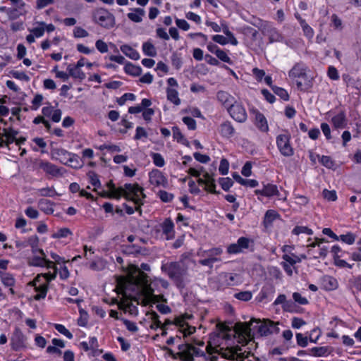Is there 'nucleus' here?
Returning a JSON list of instances; mask_svg holds the SVG:
<instances>
[{
    "instance_id": "obj_1",
    "label": "nucleus",
    "mask_w": 361,
    "mask_h": 361,
    "mask_svg": "<svg viewBox=\"0 0 361 361\" xmlns=\"http://www.w3.org/2000/svg\"><path fill=\"white\" fill-rule=\"evenodd\" d=\"M116 289L124 297H142L145 305L157 302L162 300L161 289L168 287V283L163 279L148 280V276L137 266L130 264L127 275L117 279Z\"/></svg>"
},
{
    "instance_id": "obj_2",
    "label": "nucleus",
    "mask_w": 361,
    "mask_h": 361,
    "mask_svg": "<svg viewBox=\"0 0 361 361\" xmlns=\"http://www.w3.org/2000/svg\"><path fill=\"white\" fill-rule=\"evenodd\" d=\"M234 336L238 338V342L242 343L243 346H233L227 348L221 353L219 355V349L209 344L207 348V355L205 357L209 361H226V359L244 361L250 355L244 345L247 344L252 338L250 325L245 323H237L233 329Z\"/></svg>"
},
{
    "instance_id": "obj_3",
    "label": "nucleus",
    "mask_w": 361,
    "mask_h": 361,
    "mask_svg": "<svg viewBox=\"0 0 361 361\" xmlns=\"http://www.w3.org/2000/svg\"><path fill=\"white\" fill-rule=\"evenodd\" d=\"M109 188L110 197L119 199L123 196L135 204L134 207L129 205L125 206V210L128 214H133L135 211H139L141 213L140 207L143 204L145 195L143 192V188L137 183L125 184L123 187L119 188H116L112 183H109Z\"/></svg>"
},
{
    "instance_id": "obj_4",
    "label": "nucleus",
    "mask_w": 361,
    "mask_h": 361,
    "mask_svg": "<svg viewBox=\"0 0 361 361\" xmlns=\"http://www.w3.org/2000/svg\"><path fill=\"white\" fill-rule=\"evenodd\" d=\"M50 257L53 259V261H51L53 263V266L51 269H52L54 271L37 274L34 280L28 283L30 286L34 287V289L37 293L34 296V298L36 300L44 299L46 297L49 282L54 280L56 277L58 272L57 266L67 262L63 257L59 256L56 253L51 252Z\"/></svg>"
},
{
    "instance_id": "obj_5",
    "label": "nucleus",
    "mask_w": 361,
    "mask_h": 361,
    "mask_svg": "<svg viewBox=\"0 0 361 361\" xmlns=\"http://www.w3.org/2000/svg\"><path fill=\"white\" fill-rule=\"evenodd\" d=\"M307 66L302 62L296 63L288 72V77L294 80L300 90H307L312 85L307 80Z\"/></svg>"
},
{
    "instance_id": "obj_6",
    "label": "nucleus",
    "mask_w": 361,
    "mask_h": 361,
    "mask_svg": "<svg viewBox=\"0 0 361 361\" xmlns=\"http://www.w3.org/2000/svg\"><path fill=\"white\" fill-rule=\"evenodd\" d=\"M93 20L99 26L110 29L115 25V17L108 10L100 8L96 9L93 13Z\"/></svg>"
},
{
    "instance_id": "obj_7",
    "label": "nucleus",
    "mask_w": 361,
    "mask_h": 361,
    "mask_svg": "<svg viewBox=\"0 0 361 361\" xmlns=\"http://www.w3.org/2000/svg\"><path fill=\"white\" fill-rule=\"evenodd\" d=\"M276 147L280 153L286 157L293 155L294 149L290 143V135L286 131L278 135L276 137Z\"/></svg>"
},
{
    "instance_id": "obj_8",
    "label": "nucleus",
    "mask_w": 361,
    "mask_h": 361,
    "mask_svg": "<svg viewBox=\"0 0 361 361\" xmlns=\"http://www.w3.org/2000/svg\"><path fill=\"white\" fill-rule=\"evenodd\" d=\"M253 322L259 324L258 326L257 331L261 336H267L274 334H279L280 329L278 326L279 322H274L270 319H264L260 322L259 319H253L250 321L252 325Z\"/></svg>"
},
{
    "instance_id": "obj_9",
    "label": "nucleus",
    "mask_w": 361,
    "mask_h": 361,
    "mask_svg": "<svg viewBox=\"0 0 361 361\" xmlns=\"http://www.w3.org/2000/svg\"><path fill=\"white\" fill-rule=\"evenodd\" d=\"M32 255L28 259V264L30 266L46 267L51 269L53 263L47 258V255L43 250L32 248Z\"/></svg>"
},
{
    "instance_id": "obj_10",
    "label": "nucleus",
    "mask_w": 361,
    "mask_h": 361,
    "mask_svg": "<svg viewBox=\"0 0 361 361\" xmlns=\"http://www.w3.org/2000/svg\"><path fill=\"white\" fill-rule=\"evenodd\" d=\"M162 269L177 283H180L185 274V269L177 262H171L162 266Z\"/></svg>"
},
{
    "instance_id": "obj_11",
    "label": "nucleus",
    "mask_w": 361,
    "mask_h": 361,
    "mask_svg": "<svg viewBox=\"0 0 361 361\" xmlns=\"http://www.w3.org/2000/svg\"><path fill=\"white\" fill-rule=\"evenodd\" d=\"M222 32L226 35L224 37L221 35H215L212 36V40L221 45H226L228 43L236 46L238 44L237 39L233 34L229 30V27L225 21H221Z\"/></svg>"
},
{
    "instance_id": "obj_12",
    "label": "nucleus",
    "mask_w": 361,
    "mask_h": 361,
    "mask_svg": "<svg viewBox=\"0 0 361 361\" xmlns=\"http://www.w3.org/2000/svg\"><path fill=\"white\" fill-rule=\"evenodd\" d=\"M229 116L238 123H245L247 119V114L244 106L239 102L236 101L227 110Z\"/></svg>"
},
{
    "instance_id": "obj_13",
    "label": "nucleus",
    "mask_w": 361,
    "mask_h": 361,
    "mask_svg": "<svg viewBox=\"0 0 361 361\" xmlns=\"http://www.w3.org/2000/svg\"><path fill=\"white\" fill-rule=\"evenodd\" d=\"M149 184L154 188H167L168 179L161 171L152 169L148 173Z\"/></svg>"
},
{
    "instance_id": "obj_14",
    "label": "nucleus",
    "mask_w": 361,
    "mask_h": 361,
    "mask_svg": "<svg viewBox=\"0 0 361 361\" xmlns=\"http://www.w3.org/2000/svg\"><path fill=\"white\" fill-rule=\"evenodd\" d=\"M83 66H85L84 57H81L75 64H69L67 67V71L70 77L74 79L83 80L86 77L85 73L81 69Z\"/></svg>"
},
{
    "instance_id": "obj_15",
    "label": "nucleus",
    "mask_w": 361,
    "mask_h": 361,
    "mask_svg": "<svg viewBox=\"0 0 361 361\" xmlns=\"http://www.w3.org/2000/svg\"><path fill=\"white\" fill-rule=\"evenodd\" d=\"M37 167L39 169H42L47 174L54 177L62 176L64 173V169L63 168H59L55 164L47 161H39L37 163Z\"/></svg>"
},
{
    "instance_id": "obj_16",
    "label": "nucleus",
    "mask_w": 361,
    "mask_h": 361,
    "mask_svg": "<svg viewBox=\"0 0 361 361\" xmlns=\"http://www.w3.org/2000/svg\"><path fill=\"white\" fill-rule=\"evenodd\" d=\"M219 286L222 288L235 286L240 282V277L236 274L221 273L218 276Z\"/></svg>"
},
{
    "instance_id": "obj_17",
    "label": "nucleus",
    "mask_w": 361,
    "mask_h": 361,
    "mask_svg": "<svg viewBox=\"0 0 361 361\" xmlns=\"http://www.w3.org/2000/svg\"><path fill=\"white\" fill-rule=\"evenodd\" d=\"M250 240L245 237H240L235 243L231 244L227 247L229 254H238L248 249Z\"/></svg>"
},
{
    "instance_id": "obj_18",
    "label": "nucleus",
    "mask_w": 361,
    "mask_h": 361,
    "mask_svg": "<svg viewBox=\"0 0 361 361\" xmlns=\"http://www.w3.org/2000/svg\"><path fill=\"white\" fill-rule=\"evenodd\" d=\"M52 158L63 164H69L74 160L75 154L64 149H56L51 152Z\"/></svg>"
},
{
    "instance_id": "obj_19",
    "label": "nucleus",
    "mask_w": 361,
    "mask_h": 361,
    "mask_svg": "<svg viewBox=\"0 0 361 361\" xmlns=\"http://www.w3.org/2000/svg\"><path fill=\"white\" fill-rule=\"evenodd\" d=\"M178 349L179 357L184 361H192L193 355L197 354V348L189 344L180 345Z\"/></svg>"
},
{
    "instance_id": "obj_20",
    "label": "nucleus",
    "mask_w": 361,
    "mask_h": 361,
    "mask_svg": "<svg viewBox=\"0 0 361 361\" xmlns=\"http://www.w3.org/2000/svg\"><path fill=\"white\" fill-rule=\"evenodd\" d=\"M251 113L255 116V125L262 133L269 131V125L266 117L257 109H252Z\"/></svg>"
},
{
    "instance_id": "obj_21",
    "label": "nucleus",
    "mask_w": 361,
    "mask_h": 361,
    "mask_svg": "<svg viewBox=\"0 0 361 361\" xmlns=\"http://www.w3.org/2000/svg\"><path fill=\"white\" fill-rule=\"evenodd\" d=\"M174 224L170 218L166 219L161 224L162 236L165 240H169L175 237Z\"/></svg>"
},
{
    "instance_id": "obj_22",
    "label": "nucleus",
    "mask_w": 361,
    "mask_h": 361,
    "mask_svg": "<svg viewBox=\"0 0 361 361\" xmlns=\"http://www.w3.org/2000/svg\"><path fill=\"white\" fill-rule=\"evenodd\" d=\"M197 178L198 184L204 186L206 191L214 194L216 193L214 180L209 173H205L202 177Z\"/></svg>"
},
{
    "instance_id": "obj_23",
    "label": "nucleus",
    "mask_w": 361,
    "mask_h": 361,
    "mask_svg": "<svg viewBox=\"0 0 361 361\" xmlns=\"http://www.w3.org/2000/svg\"><path fill=\"white\" fill-rule=\"evenodd\" d=\"M219 102L228 110L237 100L230 93L226 91H219L216 94Z\"/></svg>"
},
{
    "instance_id": "obj_24",
    "label": "nucleus",
    "mask_w": 361,
    "mask_h": 361,
    "mask_svg": "<svg viewBox=\"0 0 361 361\" xmlns=\"http://www.w3.org/2000/svg\"><path fill=\"white\" fill-rule=\"evenodd\" d=\"M274 305H281L283 310L286 312H295V307L293 302L290 300H287L286 296L284 294L279 295L278 297L274 300Z\"/></svg>"
},
{
    "instance_id": "obj_25",
    "label": "nucleus",
    "mask_w": 361,
    "mask_h": 361,
    "mask_svg": "<svg viewBox=\"0 0 361 361\" xmlns=\"http://www.w3.org/2000/svg\"><path fill=\"white\" fill-rule=\"evenodd\" d=\"M219 132L223 137L230 139L234 137L235 130L232 123L230 121H226L220 124L219 127Z\"/></svg>"
},
{
    "instance_id": "obj_26",
    "label": "nucleus",
    "mask_w": 361,
    "mask_h": 361,
    "mask_svg": "<svg viewBox=\"0 0 361 361\" xmlns=\"http://www.w3.org/2000/svg\"><path fill=\"white\" fill-rule=\"evenodd\" d=\"M264 197H270L272 196H277L280 200L285 201L287 198V194L285 192L284 195H282L279 190L278 187L274 184L264 185Z\"/></svg>"
},
{
    "instance_id": "obj_27",
    "label": "nucleus",
    "mask_w": 361,
    "mask_h": 361,
    "mask_svg": "<svg viewBox=\"0 0 361 361\" xmlns=\"http://www.w3.org/2000/svg\"><path fill=\"white\" fill-rule=\"evenodd\" d=\"M11 345L14 350H19L25 347V338L23 334L18 330H16L11 338Z\"/></svg>"
},
{
    "instance_id": "obj_28",
    "label": "nucleus",
    "mask_w": 361,
    "mask_h": 361,
    "mask_svg": "<svg viewBox=\"0 0 361 361\" xmlns=\"http://www.w3.org/2000/svg\"><path fill=\"white\" fill-rule=\"evenodd\" d=\"M14 133L11 130L1 129L0 126V148L8 147L13 143Z\"/></svg>"
},
{
    "instance_id": "obj_29",
    "label": "nucleus",
    "mask_w": 361,
    "mask_h": 361,
    "mask_svg": "<svg viewBox=\"0 0 361 361\" xmlns=\"http://www.w3.org/2000/svg\"><path fill=\"white\" fill-rule=\"evenodd\" d=\"M173 323L178 327L184 336L190 335L195 331V328L189 326L183 317L176 318Z\"/></svg>"
},
{
    "instance_id": "obj_30",
    "label": "nucleus",
    "mask_w": 361,
    "mask_h": 361,
    "mask_svg": "<svg viewBox=\"0 0 361 361\" xmlns=\"http://www.w3.org/2000/svg\"><path fill=\"white\" fill-rule=\"evenodd\" d=\"M331 122L334 128H344L347 126L345 114L343 111H341L335 114L331 117Z\"/></svg>"
},
{
    "instance_id": "obj_31",
    "label": "nucleus",
    "mask_w": 361,
    "mask_h": 361,
    "mask_svg": "<svg viewBox=\"0 0 361 361\" xmlns=\"http://www.w3.org/2000/svg\"><path fill=\"white\" fill-rule=\"evenodd\" d=\"M145 16V11L141 8H130V12L127 14L128 18L134 23H141Z\"/></svg>"
},
{
    "instance_id": "obj_32",
    "label": "nucleus",
    "mask_w": 361,
    "mask_h": 361,
    "mask_svg": "<svg viewBox=\"0 0 361 361\" xmlns=\"http://www.w3.org/2000/svg\"><path fill=\"white\" fill-rule=\"evenodd\" d=\"M1 281L2 283L7 287H9V291L11 294H14V290L12 287L15 284V279L13 276L9 273H1Z\"/></svg>"
},
{
    "instance_id": "obj_33",
    "label": "nucleus",
    "mask_w": 361,
    "mask_h": 361,
    "mask_svg": "<svg viewBox=\"0 0 361 361\" xmlns=\"http://www.w3.org/2000/svg\"><path fill=\"white\" fill-rule=\"evenodd\" d=\"M232 176L235 180L242 185L250 188H255L259 185L257 180L255 179H244L237 173H233Z\"/></svg>"
},
{
    "instance_id": "obj_34",
    "label": "nucleus",
    "mask_w": 361,
    "mask_h": 361,
    "mask_svg": "<svg viewBox=\"0 0 361 361\" xmlns=\"http://www.w3.org/2000/svg\"><path fill=\"white\" fill-rule=\"evenodd\" d=\"M120 50L128 57L133 60H138L140 59L139 53L133 47L128 44H123L120 47Z\"/></svg>"
},
{
    "instance_id": "obj_35",
    "label": "nucleus",
    "mask_w": 361,
    "mask_h": 361,
    "mask_svg": "<svg viewBox=\"0 0 361 361\" xmlns=\"http://www.w3.org/2000/svg\"><path fill=\"white\" fill-rule=\"evenodd\" d=\"M39 209L47 214H51L54 212L53 203L47 199H41L38 201Z\"/></svg>"
},
{
    "instance_id": "obj_36",
    "label": "nucleus",
    "mask_w": 361,
    "mask_h": 361,
    "mask_svg": "<svg viewBox=\"0 0 361 361\" xmlns=\"http://www.w3.org/2000/svg\"><path fill=\"white\" fill-rule=\"evenodd\" d=\"M34 27L30 30L37 38L42 37L45 32V23L42 21H37L34 23Z\"/></svg>"
},
{
    "instance_id": "obj_37",
    "label": "nucleus",
    "mask_w": 361,
    "mask_h": 361,
    "mask_svg": "<svg viewBox=\"0 0 361 361\" xmlns=\"http://www.w3.org/2000/svg\"><path fill=\"white\" fill-rule=\"evenodd\" d=\"M166 96L168 100L173 104L178 106L180 104L178 92L176 88L168 87L166 89Z\"/></svg>"
},
{
    "instance_id": "obj_38",
    "label": "nucleus",
    "mask_w": 361,
    "mask_h": 361,
    "mask_svg": "<svg viewBox=\"0 0 361 361\" xmlns=\"http://www.w3.org/2000/svg\"><path fill=\"white\" fill-rule=\"evenodd\" d=\"M147 319L152 322L150 325V328L152 329H157L161 328V321L159 319V315L155 312H148L146 314Z\"/></svg>"
},
{
    "instance_id": "obj_39",
    "label": "nucleus",
    "mask_w": 361,
    "mask_h": 361,
    "mask_svg": "<svg viewBox=\"0 0 361 361\" xmlns=\"http://www.w3.org/2000/svg\"><path fill=\"white\" fill-rule=\"evenodd\" d=\"M124 65V71L128 75L137 76L142 73V68L138 66L133 65L129 62L126 63Z\"/></svg>"
},
{
    "instance_id": "obj_40",
    "label": "nucleus",
    "mask_w": 361,
    "mask_h": 361,
    "mask_svg": "<svg viewBox=\"0 0 361 361\" xmlns=\"http://www.w3.org/2000/svg\"><path fill=\"white\" fill-rule=\"evenodd\" d=\"M279 217V214L274 210H268L264 218V224L266 227L270 226L273 221Z\"/></svg>"
},
{
    "instance_id": "obj_41",
    "label": "nucleus",
    "mask_w": 361,
    "mask_h": 361,
    "mask_svg": "<svg viewBox=\"0 0 361 361\" xmlns=\"http://www.w3.org/2000/svg\"><path fill=\"white\" fill-rule=\"evenodd\" d=\"M306 256L304 255H302L301 256H298L295 255L294 253L291 255H283L282 259H283V262H286L288 264L295 265L297 263H300L302 260V259H305Z\"/></svg>"
},
{
    "instance_id": "obj_42",
    "label": "nucleus",
    "mask_w": 361,
    "mask_h": 361,
    "mask_svg": "<svg viewBox=\"0 0 361 361\" xmlns=\"http://www.w3.org/2000/svg\"><path fill=\"white\" fill-rule=\"evenodd\" d=\"M297 18L300 21V24L302 28L304 35L309 39H311L313 38L314 32L313 29L306 23L304 19L301 18L297 17Z\"/></svg>"
},
{
    "instance_id": "obj_43",
    "label": "nucleus",
    "mask_w": 361,
    "mask_h": 361,
    "mask_svg": "<svg viewBox=\"0 0 361 361\" xmlns=\"http://www.w3.org/2000/svg\"><path fill=\"white\" fill-rule=\"evenodd\" d=\"M328 353L327 347H314L309 350V355L314 357H324Z\"/></svg>"
},
{
    "instance_id": "obj_44",
    "label": "nucleus",
    "mask_w": 361,
    "mask_h": 361,
    "mask_svg": "<svg viewBox=\"0 0 361 361\" xmlns=\"http://www.w3.org/2000/svg\"><path fill=\"white\" fill-rule=\"evenodd\" d=\"M73 235L72 231L68 228H61L55 231L52 235V238H66Z\"/></svg>"
},
{
    "instance_id": "obj_45",
    "label": "nucleus",
    "mask_w": 361,
    "mask_h": 361,
    "mask_svg": "<svg viewBox=\"0 0 361 361\" xmlns=\"http://www.w3.org/2000/svg\"><path fill=\"white\" fill-rule=\"evenodd\" d=\"M324 283L326 289L329 290H335L338 287L337 280L332 276H325L324 278Z\"/></svg>"
},
{
    "instance_id": "obj_46",
    "label": "nucleus",
    "mask_w": 361,
    "mask_h": 361,
    "mask_svg": "<svg viewBox=\"0 0 361 361\" xmlns=\"http://www.w3.org/2000/svg\"><path fill=\"white\" fill-rule=\"evenodd\" d=\"M142 51L145 55L149 56H155L157 55L155 47L149 42H145L142 44Z\"/></svg>"
},
{
    "instance_id": "obj_47",
    "label": "nucleus",
    "mask_w": 361,
    "mask_h": 361,
    "mask_svg": "<svg viewBox=\"0 0 361 361\" xmlns=\"http://www.w3.org/2000/svg\"><path fill=\"white\" fill-rule=\"evenodd\" d=\"M150 157L152 159L153 164L157 167H163L165 165V160L164 157L157 152H152Z\"/></svg>"
},
{
    "instance_id": "obj_48",
    "label": "nucleus",
    "mask_w": 361,
    "mask_h": 361,
    "mask_svg": "<svg viewBox=\"0 0 361 361\" xmlns=\"http://www.w3.org/2000/svg\"><path fill=\"white\" fill-rule=\"evenodd\" d=\"M275 293V288L273 286H267L262 288L260 291V296L262 300L267 299L268 298H272Z\"/></svg>"
},
{
    "instance_id": "obj_49",
    "label": "nucleus",
    "mask_w": 361,
    "mask_h": 361,
    "mask_svg": "<svg viewBox=\"0 0 361 361\" xmlns=\"http://www.w3.org/2000/svg\"><path fill=\"white\" fill-rule=\"evenodd\" d=\"M338 240H341L348 245H353L355 241V235L350 232L338 236Z\"/></svg>"
},
{
    "instance_id": "obj_50",
    "label": "nucleus",
    "mask_w": 361,
    "mask_h": 361,
    "mask_svg": "<svg viewBox=\"0 0 361 361\" xmlns=\"http://www.w3.org/2000/svg\"><path fill=\"white\" fill-rule=\"evenodd\" d=\"M1 129H4L6 130H11L14 133V137H13V143L16 142V145L17 146L20 147V145L24 144V142H25V137H17V135H18V132L17 130H16L15 129H13L12 127H11V126L1 127Z\"/></svg>"
},
{
    "instance_id": "obj_51",
    "label": "nucleus",
    "mask_w": 361,
    "mask_h": 361,
    "mask_svg": "<svg viewBox=\"0 0 361 361\" xmlns=\"http://www.w3.org/2000/svg\"><path fill=\"white\" fill-rule=\"evenodd\" d=\"M95 47L97 50L101 54L107 53L109 51V46L103 39H97L95 42Z\"/></svg>"
},
{
    "instance_id": "obj_52",
    "label": "nucleus",
    "mask_w": 361,
    "mask_h": 361,
    "mask_svg": "<svg viewBox=\"0 0 361 361\" xmlns=\"http://www.w3.org/2000/svg\"><path fill=\"white\" fill-rule=\"evenodd\" d=\"M219 183L224 190L227 191L233 186V181L228 177L221 178L219 180Z\"/></svg>"
},
{
    "instance_id": "obj_53",
    "label": "nucleus",
    "mask_w": 361,
    "mask_h": 361,
    "mask_svg": "<svg viewBox=\"0 0 361 361\" xmlns=\"http://www.w3.org/2000/svg\"><path fill=\"white\" fill-rule=\"evenodd\" d=\"M38 195L44 197H54L56 192L52 187H46L38 190Z\"/></svg>"
},
{
    "instance_id": "obj_54",
    "label": "nucleus",
    "mask_w": 361,
    "mask_h": 361,
    "mask_svg": "<svg viewBox=\"0 0 361 361\" xmlns=\"http://www.w3.org/2000/svg\"><path fill=\"white\" fill-rule=\"evenodd\" d=\"M173 137L178 142L185 144L187 140L185 138L180 129L177 127L173 128Z\"/></svg>"
},
{
    "instance_id": "obj_55",
    "label": "nucleus",
    "mask_w": 361,
    "mask_h": 361,
    "mask_svg": "<svg viewBox=\"0 0 361 361\" xmlns=\"http://www.w3.org/2000/svg\"><path fill=\"white\" fill-rule=\"evenodd\" d=\"M54 327L56 330H57L60 334H63L68 339L73 338V336L72 333H71L64 325L60 324H55Z\"/></svg>"
},
{
    "instance_id": "obj_56",
    "label": "nucleus",
    "mask_w": 361,
    "mask_h": 361,
    "mask_svg": "<svg viewBox=\"0 0 361 361\" xmlns=\"http://www.w3.org/2000/svg\"><path fill=\"white\" fill-rule=\"evenodd\" d=\"M292 233L294 235H297L300 233H306L307 235H312L313 233V232L310 228H309L307 226H297L293 229Z\"/></svg>"
},
{
    "instance_id": "obj_57",
    "label": "nucleus",
    "mask_w": 361,
    "mask_h": 361,
    "mask_svg": "<svg viewBox=\"0 0 361 361\" xmlns=\"http://www.w3.org/2000/svg\"><path fill=\"white\" fill-rule=\"evenodd\" d=\"M215 55L219 60L222 61L223 62L227 63L228 64L232 63V61L226 51L219 49Z\"/></svg>"
},
{
    "instance_id": "obj_58",
    "label": "nucleus",
    "mask_w": 361,
    "mask_h": 361,
    "mask_svg": "<svg viewBox=\"0 0 361 361\" xmlns=\"http://www.w3.org/2000/svg\"><path fill=\"white\" fill-rule=\"evenodd\" d=\"M293 299L295 302L301 305H305L309 303V301L307 299V298L302 296L300 293L298 292H295L293 293Z\"/></svg>"
},
{
    "instance_id": "obj_59",
    "label": "nucleus",
    "mask_w": 361,
    "mask_h": 361,
    "mask_svg": "<svg viewBox=\"0 0 361 361\" xmlns=\"http://www.w3.org/2000/svg\"><path fill=\"white\" fill-rule=\"evenodd\" d=\"M322 335V331L319 328L313 329L310 333L309 340L311 343H316Z\"/></svg>"
},
{
    "instance_id": "obj_60",
    "label": "nucleus",
    "mask_w": 361,
    "mask_h": 361,
    "mask_svg": "<svg viewBox=\"0 0 361 361\" xmlns=\"http://www.w3.org/2000/svg\"><path fill=\"white\" fill-rule=\"evenodd\" d=\"M88 177L90 178V183L92 186L94 187V190H96L97 188H100L101 183L99 180V178L97 174H95L93 172H90L88 173Z\"/></svg>"
},
{
    "instance_id": "obj_61",
    "label": "nucleus",
    "mask_w": 361,
    "mask_h": 361,
    "mask_svg": "<svg viewBox=\"0 0 361 361\" xmlns=\"http://www.w3.org/2000/svg\"><path fill=\"white\" fill-rule=\"evenodd\" d=\"M273 90L276 94L279 96L284 101L289 99V94L285 89L279 87H274Z\"/></svg>"
},
{
    "instance_id": "obj_62",
    "label": "nucleus",
    "mask_w": 361,
    "mask_h": 361,
    "mask_svg": "<svg viewBox=\"0 0 361 361\" xmlns=\"http://www.w3.org/2000/svg\"><path fill=\"white\" fill-rule=\"evenodd\" d=\"M60 267H58V272L59 277L62 280H66L69 277L70 273L68 269V267L66 266L65 264L59 265Z\"/></svg>"
},
{
    "instance_id": "obj_63",
    "label": "nucleus",
    "mask_w": 361,
    "mask_h": 361,
    "mask_svg": "<svg viewBox=\"0 0 361 361\" xmlns=\"http://www.w3.org/2000/svg\"><path fill=\"white\" fill-rule=\"evenodd\" d=\"M229 170V163L227 159H222L219 166V171L221 175H226Z\"/></svg>"
},
{
    "instance_id": "obj_64",
    "label": "nucleus",
    "mask_w": 361,
    "mask_h": 361,
    "mask_svg": "<svg viewBox=\"0 0 361 361\" xmlns=\"http://www.w3.org/2000/svg\"><path fill=\"white\" fill-rule=\"evenodd\" d=\"M73 35L77 38H84L89 35L87 30L81 27H75L73 30Z\"/></svg>"
}]
</instances>
